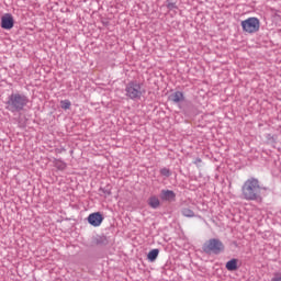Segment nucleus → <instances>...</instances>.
Wrapping results in <instances>:
<instances>
[{"label": "nucleus", "instance_id": "12", "mask_svg": "<svg viewBox=\"0 0 281 281\" xmlns=\"http://www.w3.org/2000/svg\"><path fill=\"white\" fill-rule=\"evenodd\" d=\"M159 256V249H153L148 252L147 258L149 262H155Z\"/></svg>", "mask_w": 281, "mask_h": 281}, {"label": "nucleus", "instance_id": "16", "mask_svg": "<svg viewBox=\"0 0 281 281\" xmlns=\"http://www.w3.org/2000/svg\"><path fill=\"white\" fill-rule=\"evenodd\" d=\"M160 175H162V177H170V169L168 168L160 169Z\"/></svg>", "mask_w": 281, "mask_h": 281}, {"label": "nucleus", "instance_id": "5", "mask_svg": "<svg viewBox=\"0 0 281 281\" xmlns=\"http://www.w3.org/2000/svg\"><path fill=\"white\" fill-rule=\"evenodd\" d=\"M241 27L246 34H256L260 30V20L258 18H248L241 21Z\"/></svg>", "mask_w": 281, "mask_h": 281}, {"label": "nucleus", "instance_id": "15", "mask_svg": "<svg viewBox=\"0 0 281 281\" xmlns=\"http://www.w3.org/2000/svg\"><path fill=\"white\" fill-rule=\"evenodd\" d=\"M55 166L58 170H65V168H67V164L63 162V160H56Z\"/></svg>", "mask_w": 281, "mask_h": 281}, {"label": "nucleus", "instance_id": "11", "mask_svg": "<svg viewBox=\"0 0 281 281\" xmlns=\"http://www.w3.org/2000/svg\"><path fill=\"white\" fill-rule=\"evenodd\" d=\"M170 100L172 102H183V92L177 91L173 94L170 95Z\"/></svg>", "mask_w": 281, "mask_h": 281}, {"label": "nucleus", "instance_id": "4", "mask_svg": "<svg viewBox=\"0 0 281 281\" xmlns=\"http://www.w3.org/2000/svg\"><path fill=\"white\" fill-rule=\"evenodd\" d=\"M224 249L223 241L216 238L210 239L203 245V251L205 254H221Z\"/></svg>", "mask_w": 281, "mask_h": 281}, {"label": "nucleus", "instance_id": "1", "mask_svg": "<svg viewBox=\"0 0 281 281\" xmlns=\"http://www.w3.org/2000/svg\"><path fill=\"white\" fill-rule=\"evenodd\" d=\"M261 190L260 181L256 178H249L241 187V196L245 201H258Z\"/></svg>", "mask_w": 281, "mask_h": 281}, {"label": "nucleus", "instance_id": "7", "mask_svg": "<svg viewBox=\"0 0 281 281\" xmlns=\"http://www.w3.org/2000/svg\"><path fill=\"white\" fill-rule=\"evenodd\" d=\"M1 27L2 30H12L14 27V18H12V14L7 13L1 18Z\"/></svg>", "mask_w": 281, "mask_h": 281}, {"label": "nucleus", "instance_id": "6", "mask_svg": "<svg viewBox=\"0 0 281 281\" xmlns=\"http://www.w3.org/2000/svg\"><path fill=\"white\" fill-rule=\"evenodd\" d=\"M102 221H104V217L100 212L91 213L88 216V223H90L92 227H100V225H102Z\"/></svg>", "mask_w": 281, "mask_h": 281}, {"label": "nucleus", "instance_id": "17", "mask_svg": "<svg viewBox=\"0 0 281 281\" xmlns=\"http://www.w3.org/2000/svg\"><path fill=\"white\" fill-rule=\"evenodd\" d=\"M167 8H168V10H175V9H177V4L170 2L167 4Z\"/></svg>", "mask_w": 281, "mask_h": 281}, {"label": "nucleus", "instance_id": "18", "mask_svg": "<svg viewBox=\"0 0 281 281\" xmlns=\"http://www.w3.org/2000/svg\"><path fill=\"white\" fill-rule=\"evenodd\" d=\"M201 162H202L201 158H196L195 161H194L195 165H199Z\"/></svg>", "mask_w": 281, "mask_h": 281}, {"label": "nucleus", "instance_id": "13", "mask_svg": "<svg viewBox=\"0 0 281 281\" xmlns=\"http://www.w3.org/2000/svg\"><path fill=\"white\" fill-rule=\"evenodd\" d=\"M182 215L186 216L187 218H194V211L190 209H183Z\"/></svg>", "mask_w": 281, "mask_h": 281}, {"label": "nucleus", "instance_id": "3", "mask_svg": "<svg viewBox=\"0 0 281 281\" xmlns=\"http://www.w3.org/2000/svg\"><path fill=\"white\" fill-rule=\"evenodd\" d=\"M144 93H146V91L142 89V85L139 82L131 81L126 85L125 95L130 98V100H139Z\"/></svg>", "mask_w": 281, "mask_h": 281}, {"label": "nucleus", "instance_id": "8", "mask_svg": "<svg viewBox=\"0 0 281 281\" xmlns=\"http://www.w3.org/2000/svg\"><path fill=\"white\" fill-rule=\"evenodd\" d=\"M177 195L175 194V191H170V190H162L160 193V199L162 201H175V198Z\"/></svg>", "mask_w": 281, "mask_h": 281}, {"label": "nucleus", "instance_id": "10", "mask_svg": "<svg viewBox=\"0 0 281 281\" xmlns=\"http://www.w3.org/2000/svg\"><path fill=\"white\" fill-rule=\"evenodd\" d=\"M227 271H236L238 269V259H232L226 262Z\"/></svg>", "mask_w": 281, "mask_h": 281}, {"label": "nucleus", "instance_id": "2", "mask_svg": "<svg viewBox=\"0 0 281 281\" xmlns=\"http://www.w3.org/2000/svg\"><path fill=\"white\" fill-rule=\"evenodd\" d=\"M30 100L27 97L21 93H12L7 101V109L12 113L16 111H23V108L27 106Z\"/></svg>", "mask_w": 281, "mask_h": 281}, {"label": "nucleus", "instance_id": "9", "mask_svg": "<svg viewBox=\"0 0 281 281\" xmlns=\"http://www.w3.org/2000/svg\"><path fill=\"white\" fill-rule=\"evenodd\" d=\"M148 205L149 207H153V210H157V207L161 205V202H159V198L153 195L148 199Z\"/></svg>", "mask_w": 281, "mask_h": 281}, {"label": "nucleus", "instance_id": "14", "mask_svg": "<svg viewBox=\"0 0 281 281\" xmlns=\"http://www.w3.org/2000/svg\"><path fill=\"white\" fill-rule=\"evenodd\" d=\"M60 106L64 109V111H68V109H71V101L69 100H61Z\"/></svg>", "mask_w": 281, "mask_h": 281}, {"label": "nucleus", "instance_id": "19", "mask_svg": "<svg viewBox=\"0 0 281 281\" xmlns=\"http://www.w3.org/2000/svg\"><path fill=\"white\" fill-rule=\"evenodd\" d=\"M271 281H281V277H274Z\"/></svg>", "mask_w": 281, "mask_h": 281}]
</instances>
